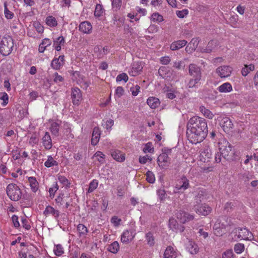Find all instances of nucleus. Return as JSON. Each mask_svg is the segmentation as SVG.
I'll list each match as a JSON object with an SVG mask.
<instances>
[{"mask_svg": "<svg viewBox=\"0 0 258 258\" xmlns=\"http://www.w3.org/2000/svg\"><path fill=\"white\" fill-rule=\"evenodd\" d=\"M186 136L189 141L196 144L202 142L208 134L205 119L195 116L189 119L186 125Z\"/></svg>", "mask_w": 258, "mask_h": 258, "instance_id": "obj_1", "label": "nucleus"}, {"mask_svg": "<svg viewBox=\"0 0 258 258\" xmlns=\"http://www.w3.org/2000/svg\"><path fill=\"white\" fill-rule=\"evenodd\" d=\"M219 149L225 159L228 161L233 160L234 151L233 146L227 141L221 140L219 142Z\"/></svg>", "mask_w": 258, "mask_h": 258, "instance_id": "obj_2", "label": "nucleus"}, {"mask_svg": "<svg viewBox=\"0 0 258 258\" xmlns=\"http://www.w3.org/2000/svg\"><path fill=\"white\" fill-rule=\"evenodd\" d=\"M14 47V41L9 35L3 37L0 43V52L4 56L9 55Z\"/></svg>", "mask_w": 258, "mask_h": 258, "instance_id": "obj_3", "label": "nucleus"}, {"mask_svg": "<svg viewBox=\"0 0 258 258\" xmlns=\"http://www.w3.org/2000/svg\"><path fill=\"white\" fill-rule=\"evenodd\" d=\"M7 194L12 201H18L22 197V192L19 187L16 184L10 183L7 187Z\"/></svg>", "mask_w": 258, "mask_h": 258, "instance_id": "obj_4", "label": "nucleus"}, {"mask_svg": "<svg viewBox=\"0 0 258 258\" xmlns=\"http://www.w3.org/2000/svg\"><path fill=\"white\" fill-rule=\"evenodd\" d=\"M220 124L221 127L226 133L230 134L232 133L233 124L228 117H223L221 118Z\"/></svg>", "mask_w": 258, "mask_h": 258, "instance_id": "obj_5", "label": "nucleus"}, {"mask_svg": "<svg viewBox=\"0 0 258 258\" xmlns=\"http://www.w3.org/2000/svg\"><path fill=\"white\" fill-rule=\"evenodd\" d=\"M235 233L237 237L240 239L245 240H250V238L252 236V233L245 228H237L235 229Z\"/></svg>", "mask_w": 258, "mask_h": 258, "instance_id": "obj_6", "label": "nucleus"}, {"mask_svg": "<svg viewBox=\"0 0 258 258\" xmlns=\"http://www.w3.org/2000/svg\"><path fill=\"white\" fill-rule=\"evenodd\" d=\"M232 71V68L228 66H221L216 69V73L221 78H226L230 76Z\"/></svg>", "mask_w": 258, "mask_h": 258, "instance_id": "obj_7", "label": "nucleus"}, {"mask_svg": "<svg viewBox=\"0 0 258 258\" xmlns=\"http://www.w3.org/2000/svg\"><path fill=\"white\" fill-rule=\"evenodd\" d=\"M143 69V64L141 62H135L132 64L128 73L132 76H137L141 73Z\"/></svg>", "mask_w": 258, "mask_h": 258, "instance_id": "obj_8", "label": "nucleus"}, {"mask_svg": "<svg viewBox=\"0 0 258 258\" xmlns=\"http://www.w3.org/2000/svg\"><path fill=\"white\" fill-rule=\"evenodd\" d=\"M72 98L73 104L78 105L82 99V95L80 90L77 87L72 89Z\"/></svg>", "mask_w": 258, "mask_h": 258, "instance_id": "obj_9", "label": "nucleus"}, {"mask_svg": "<svg viewBox=\"0 0 258 258\" xmlns=\"http://www.w3.org/2000/svg\"><path fill=\"white\" fill-rule=\"evenodd\" d=\"M136 233L133 229L125 231L121 235V241L124 243H128L135 237Z\"/></svg>", "mask_w": 258, "mask_h": 258, "instance_id": "obj_10", "label": "nucleus"}, {"mask_svg": "<svg viewBox=\"0 0 258 258\" xmlns=\"http://www.w3.org/2000/svg\"><path fill=\"white\" fill-rule=\"evenodd\" d=\"M195 210L197 213L202 215H207L211 212V208L206 204L194 206Z\"/></svg>", "mask_w": 258, "mask_h": 258, "instance_id": "obj_11", "label": "nucleus"}, {"mask_svg": "<svg viewBox=\"0 0 258 258\" xmlns=\"http://www.w3.org/2000/svg\"><path fill=\"white\" fill-rule=\"evenodd\" d=\"M177 219L181 223H185L194 219V216L189 214L184 211L180 210L176 214Z\"/></svg>", "mask_w": 258, "mask_h": 258, "instance_id": "obj_12", "label": "nucleus"}, {"mask_svg": "<svg viewBox=\"0 0 258 258\" xmlns=\"http://www.w3.org/2000/svg\"><path fill=\"white\" fill-rule=\"evenodd\" d=\"M157 162L159 166L162 168H165L170 163V159L166 153L161 154L158 157Z\"/></svg>", "mask_w": 258, "mask_h": 258, "instance_id": "obj_13", "label": "nucleus"}, {"mask_svg": "<svg viewBox=\"0 0 258 258\" xmlns=\"http://www.w3.org/2000/svg\"><path fill=\"white\" fill-rule=\"evenodd\" d=\"M189 75L192 78H202V73L201 69L195 64H190L188 67Z\"/></svg>", "mask_w": 258, "mask_h": 258, "instance_id": "obj_14", "label": "nucleus"}, {"mask_svg": "<svg viewBox=\"0 0 258 258\" xmlns=\"http://www.w3.org/2000/svg\"><path fill=\"white\" fill-rule=\"evenodd\" d=\"M212 157L211 150L209 147H205L200 154V160L204 162H208L210 161Z\"/></svg>", "mask_w": 258, "mask_h": 258, "instance_id": "obj_15", "label": "nucleus"}, {"mask_svg": "<svg viewBox=\"0 0 258 258\" xmlns=\"http://www.w3.org/2000/svg\"><path fill=\"white\" fill-rule=\"evenodd\" d=\"M110 154L112 157L117 162H122L125 160V154L118 150H111Z\"/></svg>", "mask_w": 258, "mask_h": 258, "instance_id": "obj_16", "label": "nucleus"}, {"mask_svg": "<svg viewBox=\"0 0 258 258\" xmlns=\"http://www.w3.org/2000/svg\"><path fill=\"white\" fill-rule=\"evenodd\" d=\"M59 213L60 212L58 210L55 209L50 206H47L43 212V214L45 216H47V215L51 214L56 220L58 219L59 216Z\"/></svg>", "mask_w": 258, "mask_h": 258, "instance_id": "obj_17", "label": "nucleus"}, {"mask_svg": "<svg viewBox=\"0 0 258 258\" xmlns=\"http://www.w3.org/2000/svg\"><path fill=\"white\" fill-rule=\"evenodd\" d=\"M42 140L43 145L46 149L49 150L52 148V140L48 132H45V134L43 137Z\"/></svg>", "mask_w": 258, "mask_h": 258, "instance_id": "obj_18", "label": "nucleus"}, {"mask_svg": "<svg viewBox=\"0 0 258 258\" xmlns=\"http://www.w3.org/2000/svg\"><path fill=\"white\" fill-rule=\"evenodd\" d=\"M61 123V121L57 120V121H53L51 123L49 130L53 135L56 137L59 136V127Z\"/></svg>", "mask_w": 258, "mask_h": 258, "instance_id": "obj_19", "label": "nucleus"}, {"mask_svg": "<svg viewBox=\"0 0 258 258\" xmlns=\"http://www.w3.org/2000/svg\"><path fill=\"white\" fill-rule=\"evenodd\" d=\"M101 132L98 127H95L93 129L92 139L91 144L92 145H96L99 142Z\"/></svg>", "mask_w": 258, "mask_h": 258, "instance_id": "obj_20", "label": "nucleus"}, {"mask_svg": "<svg viewBox=\"0 0 258 258\" xmlns=\"http://www.w3.org/2000/svg\"><path fill=\"white\" fill-rule=\"evenodd\" d=\"M108 49L107 47H103L101 46H96L94 48V52L97 57L102 58L107 54Z\"/></svg>", "mask_w": 258, "mask_h": 258, "instance_id": "obj_21", "label": "nucleus"}, {"mask_svg": "<svg viewBox=\"0 0 258 258\" xmlns=\"http://www.w3.org/2000/svg\"><path fill=\"white\" fill-rule=\"evenodd\" d=\"M92 28L91 24L87 21L82 22L79 26V29L80 31L87 34L91 32Z\"/></svg>", "mask_w": 258, "mask_h": 258, "instance_id": "obj_22", "label": "nucleus"}, {"mask_svg": "<svg viewBox=\"0 0 258 258\" xmlns=\"http://www.w3.org/2000/svg\"><path fill=\"white\" fill-rule=\"evenodd\" d=\"M187 42L185 40H180L173 42L170 45V49L172 50H178L184 46Z\"/></svg>", "mask_w": 258, "mask_h": 258, "instance_id": "obj_23", "label": "nucleus"}, {"mask_svg": "<svg viewBox=\"0 0 258 258\" xmlns=\"http://www.w3.org/2000/svg\"><path fill=\"white\" fill-rule=\"evenodd\" d=\"M169 225L170 228L173 230L176 231L179 230L180 232L184 231L183 227L179 225L177 221L174 219H170L169 221Z\"/></svg>", "mask_w": 258, "mask_h": 258, "instance_id": "obj_24", "label": "nucleus"}, {"mask_svg": "<svg viewBox=\"0 0 258 258\" xmlns=\"http://www.w3.org/2000/svg\"><path fill=\"white\" fill-rule=\"evenodd\" d=\"M147 103L151 108L155 109L160 105V102L158 98L150 97L147 99Z\"/></svg>", "mask_w": 258, "mask_h": 258, "instance_id": "obj_25", "label": "nucleus"}, {"mask_svg": "<svg viewBox=\"0 0 258 258\" xmlns=\"http://www.w3.org/2000/svg\"><path fill=\"white\" fill-rule=\"evenodd\" d=\"M177 256L176 252L171 246L167 247L164 253V258H175Z\"/></svg>", "mask_w": 258, "mask_h": 258, "instance_id": "obj_26", "label": "nucleus"}, {"mask_svg": "<svg viewBox=\"0 0 258 258\" xmlns=\"http://www.w3.org/2000/svg\"><path fill=\"white\" fill-rule=\"evenodd\" d=\"M186 248L188 251L192 254H196L199 251V247L192 240H189L187 244Z\"/></svg>", "mask_w": 258, "mask_h": 258, "instance_id": "obj_27", "label": "nucleus"}, {"mask_svg": "<svg viewBox=\"0 0 258 258\" xmlns=\"http://www.w3.org/2000/svg\"><path fill=\"white\" fill-rule=\"evenodd\" d=\"M202 78H191L187 84L189 88H198L201 85L200 81Z\"/></svg>", "mask_w": 258, "mask_h": 258, "instance_id": "obj_28", "label": "nucleus"}, {"mask_svg": "<svg viewBox=\"0 0 258 258\" xmlns=\"http://www.w3.org/2000/svg\"><path fill=\"white\" fill-rule=\"evenodd\" d=\"M65 42L64 39L62 36H59L53 41V47L57 51L61 50V46L63 45Z\"/></svg>", "mask_w": 258, "mask_h": 258, "instance_id": "obj_29", "label": "nucleus"}, {"mask_svg": "<svg viewBox=\"0 0 258 258\" xmlns=\"http://www.w3.org/2000/svg\"><path fill=\"white\" fill-rule=\"evenodd\" d=\"M205 192L203 190H199L195 197V205H200L201 202L206 199Z\"/></svg>", "mask_w": 258, "mask_h": 258, "instance_id": "obj_30", "label": "nucleus"}, {"mask_svg": "<svg viewBox=\"0 0 258 258\" xmlns=\"http://www.w3.org/2000/svg\"><path fill=\"white\" fill-rule=\"evenodd\" d=\"M158 73L163 78H170L172 75L171 72L168 71L165 67H160L158 70Z\"/></svg>", "mask_w": 258, "mask_h": 258, "instance_id": "obj_31", "label": "nucleus"}, {"mask_svg": "<svg viewBox=\"0 0 258 258\" xmlns=\"http://www.w3.org/2000/svg\"><path fill=\"white\" fill-rule=\"evenodd\" d=\"M29 182L32 190L36 192L38 189V182L34 177H30L28 178Z\"/></svg>", "mask_w": 258, "mask_h": 258, "instance_id": "obj_32", "label": "nucleus"}, {"mask_svg": "<svg viewBox=\"0 0 258 258\" xmlns=\"http://www.w3.org/2000/svg\"><path fill=\"white\" fill-rule=\"evenodd\" d=\"M181 182L182 184L180 185H177L176 188H177L178 190L183 191L189 187V181L186 177H183L181 178Z\"/></svg>", "mask_w": 258, "mask_h": 258, "instance_id": "obj_33", "label": "nucleus"}, {"mask_svg": "<svg viewBox=\"0 0 258 258\" xmlns=\"http://www.w3.org/2000/svg\"><path fill=\"white\" fill-rule=\"evenodd\" d=\"M218 90L221 93L229 92L232 90V86L229 83H225L218 88Z\"/></svg>", "mask_w": 258, "mask_h": 258, "instance_id": "obj_34", "label": "nucleus"}, {"mask_svg": "<svg viewBox=\"0 0 258 258\" xmlns=\"http://www.w3.org/2000/svg\"><path fill=\"white\" fill-rule=\"evenodd\" d=\"M77 230L79 232L80 237H85L88 233V229L87 227L82 224H79L77 226Z\"/></svg>", "mask_w": 258, "mask_h": 258, "instance_id": "obj_35", "label": "nucleus"}, {"mask_svg": "<svg viewBox=\"0 0 258 258\" xmlns=\"http://www.w3.org/2000/svg\"><path fill=\"white\" fill-rule=\"evenodd\" d=\"M254 70V66L252 64L249 65L245 64L244 67L241 70V74L243 76H246L248 73Z\"/></svg>", "mask_w": 258, "mask_h": 258, "instance_id": "obj_36", "label": "nucleus"}, {"mask_svg": "<svg viewBox=\"0 0 258 258\" xmlns=\"http://www.w3.org/2000/svg\"><path fill=\"white\" fill-rule=\"evenodd\" d=\"M200 111L204 114V115L209 118V119H212L214 115L211 112L210 110L209 109L206 108L204 106H202L200 107Z\"/></svg>", "mask_w": 258, "mask_h": 258, "instance_id": "obj_37", "label": "nucleus"}, {"mask_svg": "<svg viewBox=\"0 0 258 258\" xmlns=\"http://www.w3.org/2000/svg\"><path fill=\"white\" fill-rule=\"evenodd\" d=\"M119 248V246L118 242L114 241L108 246L107 249L111 252L115 253L118 251Z\"/></svg>", "mask_w": 258, "mask_h": 258, "instance_id": "obj_38", "label": "nucleus"}, {"mask_svg": "<svg viewBox=\"0 0 258 258\" xmlns=\"http://www.w3.org/2000/svg\"><path fill=\"white\" fill-rule=\"evenodd\" d=\"M46 23L50 27H55L57 25L56 19L52 16H48L46 18Z\"/></svg>", "mask_w": 258, "mask_h": 258, "instance_id": "obj_39", "label": "nucleus"}, {"mask_svg": "<svg viewBox=\"0 0 258 258\" xmlns=\"http://www.w3.org/2000/svg\"><path fill=\"white\" fill-rule=\"evenodd\" d=\"M44 165L47 167H51L53 166H57L58 163L54 160L52 156H49L47 161L44 163Z\"/></svg>", "mask_w": 258, "mask_h": 258, "instance_id": "obj_40", "label": "nucleus"}, {"mask_svg": "<svg viewBox=\"0 0 258 258\" xmlns=\"http://www.w3.org/2000/svg\"><path fill=\"white\" fill-rule=\"evenodd\" d=\"M58 179L59 181L68 188L70 187L71 183L69 181L68 179L64 176L58 175Z\"/></svg>", "mask_w": 258, "mask_h": 258, "instance_id": "obj_41", "label": "nucleus"}, {"mask_svg": "<svg viewBox=\"0 0 258 258\" xmlns=\"http://www.w3.org/2000/svg\"><path fill=\"white\" fill-rule=\"evenodd\" d=\"M146 239L148 244L150 246H153L155 244V239L153 235L151 232H148L146 234Z\"/></svg>", "mask_w": 258, "mask_h": 258, "instance_id": "obj_42", "label": "nucleus"}, {"mask_svg": "<svg viewBox=\"0 0 258 258\" xmlns=\"http://www.w3.org/2000/svg\"><path fill=\"white\" fill-rule=\"evenodd\" d=\"M217 45V41L216 40H212L209 41L206 47L207 53L211 52L216 47Z\"/></svg>", "mask_w": 258, "mask_h": 258, "instance_id": "obj_43", "label": "nucleus"}, {"mask_svg": "<svg viewBox=\"0 0 258 258\" xmlns=\"http://www.w3.org/2000/svg\"><path fill=\"white\" fill-rule=\"evenodd\" d=\"M234 249L236 253H241L244 250V245L240 243H237L234 245Z\"/></svg>", "mask_w": 258, "mask_h": 258, "instance_id": "obj_44", "label": "nucleus"}, {"mask_svg": "<svg viewBox=\"0 0 258 258\" xmlns=\"http://www.w3.org/2000/svg\"><path fill=\"white\" fill-rule=\"evenodd\" d=\"M157 194L161 201H165L167 195L166 194L165 190L164 189H159L157 190Z\"/></svg>", "mask_w": 258, "mask_h": 258, "instance_id": "obj_45", "label": "nucleus"}, {"mask_svg": "<svg viewBox=\"0 0 258 258\" xmlns=\"http://www.w3.org/2000/svg\"><path fill=\"white\" fill-rule=\"evenodd\" d=\"M103 12L102 7L100 4H97L94 11V15L96 17H100Z\"/></svg>", "mask_w": 258, "mask_h": 258, "instance_id": "obj_46", "label": "nucleus"}, {"mask_svg": "<svg viewBox=\"0 0 258 258\" xmlns=\"http://www.w3.org/2000/svg\"><path fill=\"white\" fill-rule=\"evenodd\" d=\"M53 251L55 255L57 256H60L64 253L63 247L60 244L56 245L54 248Z\"/></svg>", "mask_w": 258, "mask_h": 258, "instance_id": "obj_47", "label": "nucleus"}, {"mask_svg": "<svg viewBox=\"0 0 258 258\" xmlns=\"http://www.w3.org/2000/svg\"><path fill=\"white\" fill-rule=\"evenodd\" d=\"M98 184V182L97 180L94 179L93 181H92L89 184L88 192H93L97 187Z\"/></svg>", "mask_w": 258, "mask_h": 258, "instance_id": "obj_48", "label": "nucleus"}, {"mask_svg": "<svg viewBox=\"0 0 258 258\" xmlns=\"http://www.w3.org/2000/svg\"><path fill=\"white\" fill-rule=\"evenodd\" d=\"M151 20L153 22H160L163 21V17L157 13H153L151 16Z\"/></svg>", "mask_w": 258, "mask_h": 258, "instance_id": "obj_49", "label": "nucleus"}, {"mask_svg": "<svg viewBox=\"0 0 258 258\" xmlns=\"http://www.w3.org/2000/svg\"><path fill=\"white\" fill-rule=\"evenodd\" d=\"M104 156L105 155L100 151L97 152L94 155V157L97 158V160L100 163H103L104 162Z\"/></svg>", "mask_w": 258, "mask_h": 258, "instance_id": "obj_50", "label": "nucleus"}, {"mask_svg": "<svg viewBox=\"0 0 258 258\" xmlns=\"http://www.w3.org/2000/svg\"><path fill=\"white\" fill-rule=\"evenodd\" d=\"M199 40L198 38H192L190 42L188 43L191 45L192 50H195L199 44Z\"/></svg>", "mask_w": 258, "mask_h": 258, "instance_id": "obj_51", "label": "nucleus"}, {"mask_svg": "<svg viewBox=\"0 0 258 258\" xmlns=\"http://www.w3.org/2000/svg\"><path fill=\"white\" fill-rule=\"evenodd\" d=\"M146 179L149 183H153L155 182V176L151 171H148L146 173Z\"/></svg>", "mask_w": 258, "mask_h": 258, "instance_id": "obj_52", "label": "nucleus"}, {"mask_svg": "<svg viewBox=\"0 0 258 258\" xmlns=\"http://www.w3.org/2000/svg\"><path fill=\"white\" fill-rule=\"evenodd\" d=\"M62 64L59 61V59L54 58L52 60L51 66L54 69L58 70L60 68Z\"/></svg>", "mask_w": 258, "mask_h": 258, "instance_id": "obj_53", "label": "nucleus"}, {"mask_svg": "<svg viewBox=\"0 0 258 258\" xmlns=\"http://www.w3.org/2000/svg\"><path fill=\"white\" fill-rule=\"evenodd\" d=\"M128 77L125 73H121L118 75L116 79L117 82H120L123 81L126 82L128 80Z\"/></svg>", "mask_w": 258, "mask_h": 258, "instance_id": "obj_54", "label": "nucleus"}, {"mask_svg": "<svg viewBox=\"0 0 258 258\" xmlns=\"http://www.w3.org/2000/svg\"><path fill=\"white\" fill-rule=\"evenodd\" d=\"M176 13L179 18H183L187 15L188 11L187 9H184L181 11H177Z\"/></svg>", "mask_w": 258, "mask_h": 258, "instance_id": "obj_55", "label": "nucleus"}, {"mask_svg": "<svg viewBox=\"0 0 258 258\" xmlns=\"http://www.w3.org/2000/svg\"><path fill=\"white\" fill-rule=\"evenodd\" d=\"M140 87L136 85L135 87H132L130 88V91L132 92V95L134 96H136L139 92H140Z\"/></svg>", "mask_w": 258, "mask_h": 258, "instance_id": "obj_56", "label": "nucleus"}, {"mask_svg": "<svg viewBox=\"0 0 258 258\" xmlns=\"http://www.w3.org/2000/svg\"><path fill=\"white\" fill-rule=\"evenodd\" d=\"M5 17L8 19H11L14 17L13 13L8 10L6 4H5Z\"/></svg>", "mask_w": 258, "mask_h": 258, "instance_id": "obj_57", "label": "nucleus"}, {"mask_svg": "<svg viewBox=\"0 0 258 258\" xmlns=\"http://www.w3.org/2000/svg\"><path fill=\"white\" fill-rule=\"evenodd\" d=\"M143 151L145 153H153L154 152V148L152 147V144L148 143L146 144L145 147L143 149Z\"/></svg>", "mask_w": 258, "mask_h": 258, "instance_id": "obj_58", "label": "nucleus"}, {"mask_svg": "<svg viewBox=\"0 0 258 258\" xmlns=\"http://www.w3.org/2000/svg\"><path fill=\"white\" fill-rule=\"evenodd\" d=\"M0 99L3 101V102L2 104L3 106H6L8 103L9 96L7 93L5 92L3 93L2 96L0 97Z\"/></svg>", "mask_w": 258, "mask_h": 258, "instance_id": "obj_59", "label": "nucleus"}, {"mask_svg": "<svg viewBox=\"0 0 258 258\" xmlns=\"http://www.w3.org/2000/svg\"><path fill=\"white\" fill-rule=\"evenodd\" d=\"M121 221V219L118 218L116 216H113L111 219V222L115 226H118L120 224Z\"/></svg>", "mask_w": 258, "mask_h": 258, "instance_id": "obj_60", "label": "nucleus"}, {"mask_svg": "<svg viewBox=\"0 0 258 258\" xmlns=\"http://www.w3.org/2000/svg\"><path fill=\"white\" fill-rule=\"evenodd\" d=\"M233 254L232 250H227L223 253L222 258H233Z\"/></svg>", "mask_w": 258, "mask_h": 258, "instance_id": "obj_61", "label": "nucleus"}, {"mask_svg": "<svg viewBox=\"0 0 258 258\" xmlns=\"http://www.w3.org/2000/svg\"><path fill=\"white\" fill-rule=\"evenodd\" d=\"M54 82L56 83L61 82L63 81V78L58 74L57 73H55L54 74Z\"/></svg>", "mask_w": 258, "mask_h": 258, "instance_id": "obj_62", "label": "nucleus"}, {"mask_svg": "<svg viewBox=\"0 0 258 258\" xmlns=\"http://www.w3.org/2000/svg\"><path fill=\"white\" fill-rule=\"evenodd\" d=\"M124 90L122 87H117L115 90V95L117 96L118 97H120L121 96H122Z\"/></svg>", "mask_w": 258, "mask_h": 258, "instance_id": "obj_63", "label": "nucleus"}, {"mask_svg": "<svg viewBox=\"0 0 258 258\" xmlns=\"http://www.w3.org/2000/svg\"><path fill=\"white\" fill-rule=\"evenodd\" d=\"M12 220L13 223L14 224V226L16 228H18L20 227V223L18 220V217L16 215H13L12 217Z\"/></svg>", "mask_w": 258, "mask_h": 258, "instance_id": "obj_64", "label": "nucleus"}]
</instances>
